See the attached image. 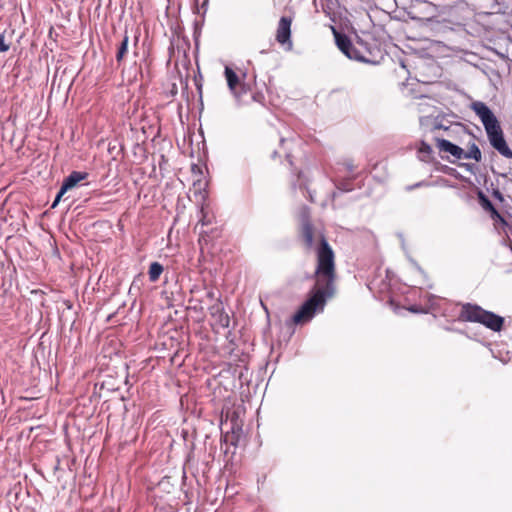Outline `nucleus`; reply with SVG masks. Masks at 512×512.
<instances>
[{"instance_id":"30","label":"nucleus","mask_w":512,"mask_h":512,"mask_svg":"<svg viewBox=\"0 0 512 512\" xmlns=\"http://www.w3.org/2000/svg\"><path fill=\"white\" fill-rule=\"evenodd\" d=\"M281 156V151L280 150H274L271 154V158L272 159H276L277 157H280Z\"/></svg>"},{"instance_id":"21","label":"nucleus","mask_w":512,"mask_h":512,"mask_svg":"<svg viewBox=\"0 0 512 512\" xmlns=\"http://www.w3.org/2000/svg\"><path fill=\"white\" fill-rule=\"evenodd\" d=\"M298 187L300 190L307 189V179L302 171L297 174V180L293 183V188Z\"/></svg>"},{"instance_id":"29","label":"nucleus","mask_w":512,"mask_h":512,"mask_svg":"<svg viewBox=\"0 0 512 512\" xmlns=\"http://www.w3.org/2000/svg\"><path fill=\"white\" fill-rule=\"evenodd\" d=\"M411 262H412L413 266L415 267V269H416L419 273H421V274H423V275H424V271H423V269H422V268H421V267H420V266H419L415 261L411 260Z\"/></svg>"},{"instance_id":"15","label":"nucleus","mask_w":512,"mask_h":512,"mask_svg":"<svg viewBox=\"0 0 512 512\" xmlns=\"http://www.w3.org/2000/svg\"><path fill=\"white\" fill-rule=\"evenodd\" d=\"M478 199L479 203L482 206V208L486 211H489L491 213H495L498 215L497 210L495 209L493 203L490 201V199L482 192H478Z\"/></svg>"},{"instance_id":"5","label":"nucleus","mask_w":512,"mask_h":512,"mask_svg":"<svg viewBox=\"0 0 512 512\" xmlns=\"http://www.w3.org/2000/svg\"><path fill=\"white\" fill-rule=\"evenodd\" d=\"M291 24L292 19L290 17L282 16L277 27L276 40L286 51H291L293 48L291 40Z\"/></svg>"},{"instance_id":"9","label":"nucleus","mask_w":512,"mask_h":512,"mask_svg":"<svg viewBox=\"0 0 512 512\" xmlns=\"http://www.w3.org/2000/svg\"><path fill=\"white\" fill-rule=\"evenodd\" d=\"M437 147L440 151L451 154L456 159H462L463 149L446 139H437Z\"/></svg>"},{"instance_id":"33","label":"nucleus","mask_w":512,"mask_h":512,"mask_svg":"<svg viewBox=\"0 0 512 512\" xmlns=\"http://www.w3.org/2000/svg\"><path fill=\"white\" fill-rule=\"evenodd\" d=\"M425 119H426V117H420V118H419V121H420V124H421V125H423V122H424V120H425Z\"/></svg>"},{"instance_id":"18","label":"nucleus","mask_w":512,"mask_h":512,"mask_svg":"<svg viewBox=\"0 0 512 512\" xmlns=\"http://www.w3.org/2000/svg\"><path fill=\"white\" fill-rule=\"evenodd\" d=\"M353 190V187L350 182L342 181L336 184V191L332 193V198L335 199L338 194L343 192H350Z\"/></svg>"},{"instance_id":"10","label":"nucleus","mask_w":512,"mask_h":512,"mask_svg":"<svg viewBox=\"0 0 512 512\" xmlns=\"http://www.w3.org/2000/svg\"><path fill=\"white\" fill-rule=\"evenodd\" d=\"M88 177V173L73 171L62 182L63 191H69L74 188L80 181L85 180Z\"/></svg>"},{"instance_id":"19","label":"nucleus","mask_w":512,"mask_h":512,"mask_svg":"<svg viewBox=\"0 0 512 512\" xmlns=\"http://www.w3.org/2000/svg\"><path fill=\"white\" fill-rule=\"evenodd\" d=\"M425 299L429 305V307L426 308L427 310H429V312L439 310V302L441 299L438 296L433 295V294H427L425 296Z\"/></svg>"},{"instance_id":"23","label":"nucleus","mask_w":512,"mask_h":512,"mask_svg":"<svg viewBox=\"0 0 512 512\" xmlns=\"http://www.w3.org/2000/svg\"><path fill=\"white\" fill-rule=\"evenodd\" d=\"M66 192H67V191H63V187L61 186V187H60V189H59V191H58V193L56 194V197H55V199H54V201H53V203H52V205H51V208H55V207L59 204V202H60L61 198L63 197V195H64Z\"/></svg>"},{"instance_id":"12","label":"nucleus","mask_w":512,"mask_h":512,"mask_svg":"<svg viewBox=\"0 0 512 512\" xmlns=\"http://www.w3.org/2000/svg\"><path fill=\"white\" fill-rule=\"evenodd\" d=\"M462 159H473L476 162H480L482 160V153L478 145L474 142L471 143L467 151L463 150Z\"/></svg>"},{"instance_id":"4","label":"nucleus","mask_w":512,"mask_h":512,"mask_svg":"<svg viewBox=\"0 0 512 512\" xmlns=\"http://www.w3.org/2000/svg\"><path fill=\"white\" fill-rule=\"evenodd\" d=\"M490 145L503 157L512 159V149L507 144L501 125L486 132Z\"/></svg>"},{"instance_id":"26","label":"nucleus","mask_w":512,"mask_h":512,"mask_svg":"<svg viewBox=\"0 0 512 512\" xmlns=\"http://www.w3.org/2000/svg\"><path fill=\"white\" fill-rule=\"evenodd\" d=\"M408 310L412 313H423V314H427L429 313V310L425 309V308H421L417 305H411Z\"/></svg>"},{"instance_id":"31","label":"nucleus","mask_w":512,"mask_h":512,"mask_svg":"<svg viewBox=\"0 0 512 512\" xmlns=\"http://www.w3.org/2000/svg\"><path fill=\"white\" fill-rule=\"evenodd\" d=\"M447 173H448L449 175H451V176L456 177V178L458 177V173H457L456 169H454V168H449V170L447 171Z\"/></svg>"},{"instance_id":"34","label":"nucleus","mask_w":512,"mask_h":512,"mask_svg":"<svg viewBox=\"0 0 512 512\" xmlns=\"http://www.w3.org/2000/svg\"><path fill=\"white\" fill-rule=\"evenodd\" d=\"M503 363H506L508 360L507 359H504V358H501L500 359Z\"/></svg>"},{"instance_id":"6","label":"nucleus","mask_w":512,"mask_h":512,"mask_svg":"<svg viewBox=\"0 0 512 512\" xmlns=\"http://www.w3.org/2000/svg\"><path fill=\"white\" fill-rule=\"evenodd\" d=\"M224 75L230 92L239 100L246 93V85L240 82L236 72L229 66H225Z\"/></svg>"},{"instance_id":"28","label":"nucleus","mask_w":512,"mask_h":512,"mask_svg":"<svg viewBox=\"0 0 512 512\" xmlns=\"http://www.w3.org/2000/svg\"><path fill=\"white\" fill-rule=\"evenodd\" d=\"M201 213H202V218L200 219V222L202 223V225H207L209 223V220L204 215L203 209L201 210Z\"/></svg>"},{"instance_id":"13","label":"nucleus","mask_w":512,"mask_h":512,"mask_svg":"<svg viewBox=\"0 0 512 512\" xmlns=\"http://www.w3.org/2000/svg\"><path fill=\"white\" fill-rule=\"evenodd\" d=\"M129 36L127 33L124 34L116 52V61L120 63L128 52Z\"/></svg>"},{"instance_id":"11","label":"nucleus","mask_w":512,"mask_h":512,"mask_svg":"<svg viewBox=\"0 0 512 512\" xmlns=\"http://www.w3.org/2000/svg\"><path fill=\"white\" fill-rule=\"evenodd\" d=\"M333 33L335 36V42L339 50L346 56L349 55V51L354 46L351 39L344 33L337 32L333 29Z\"/></svg>"},{"instance_id":"24","label":"nucleus","mask_w":512,"mask_h":512,"mask_svg":"<svg viewBox=\"0 0 512 512\" xmlns=\"http://www.w3.org/2000/svg\"><path fill=\"white\" fill-rule=\"evenodd\" d=\"M10 46L5 42V35L0 33V52H7Z\"/></svg>"},{"instance_id":"3","label":"nucleus","mask_w":512,"mask_h":512,"mask_svg":"<svg viewBox=\"0 0 512 512\" xmlns=\"http://www.w3.org/2000/svg\"><path fill=\"white\" fill-rule=\"evenodd\" d=\"M470 108L480 119L485 132L500 125L497 117L486 103L482 101H474L471 103Z\"/></svg>"},{"instance_id":"2","label":"nucleus","mask_w":512,"mask_h":512,"mask_svg":"<svg viewBox=\"0 0 512 512\" xmlns=\"http://www.w3.org/2000/svg\"><path fill=\"white\" fill-rule=\"evenodd\" d=\"M458 321L480 323L494 332H500L504 325V318L502 316L472 303L461 304Z\"/></svg>"},{"instance_id":"25","label":"nucleus","mask_w":512,"mask_h":512,"mask_svg":"<svg viewBox=\"0 0 512 512\" xmlns=\"http://www.w3.org/2000/svg\"><path fill=\"white\" fill-rule=\"evenodd\" d=\"M434 107H429L428 104L424 101L418 103V110L420 112H428L429 116H432V113L429 112V109H433Z\"/></svg>"},{"instance_id":"8","label":"nucleus","mask_w":512,"mask_h":512,"mask_svg":"<svg viewBox=\"0 0 512 512\" xmlns=\"http://www.w3.org/2000/svg\"><path fill=\"white\" fill-rule=\"evenodd\" d=\"M301 142L299 137H281L280 138V150L284 153L285 158L289 164L293 165V148L298 146Z\"/></svg>"},{"instance_id":"1","label":"nucleus","mask_w":512,"mask_h":512,"mask_svg":"<svg viewBox=\"0 0 512 512\" xmlns=\"http://www.w3.org/2000/svg\"><path fill=\"white\" fill-rule=\"evenodd\" d=\"M300 217V236L306 249H315L317 266L315 270L316 284L291 318V322L296 325L311 321L316 312L324 310L327 300L335 293L336 277L334 252L324 235L317 231L311 223L308 207L302 208Z\"/></svg>"},{"instance_id":"27","label":"nucleus","mask_w":512,"mask_h":512,"mask_svg":"<svg viewBox=\"0 0 512 512\" xmlns=\"http://www.w3.org/2000/svg\"><path fill=\"white\" fill-rule=\"evenodd\" d=\"M343 165L345 166L346 170L349 172V173H352L355 169L354 167V164L352 162V160L350 159H347L343 162Z\"/></svg>"},{"instance_id":"7","label":"nucleus","mask_w":512,"mask_h":512,"mask_svg":"<svg viewBox=\"0 0 512 512\" xmlns=\"http://www.w3.org/2000/svg\"><path fill=\"white\" fill-rule=\"evenodd\" d=\"M210 315L216 324L221 328H228L230 325L229 315L224 311L221 302L215 303L209 308Z\"/></svg>"},{"instance_id":"17","label":"nucleus","mask_w":512,"mask_h":512,"mask_svg":"<svg viewBox=\"0 0 512 512\" xmlns=\"http://www.w3.org/2000/svg\"><path fill=\"white\" fill-rule=\"evenodd\" d=\"M348 53L349 55H346V57H348L349 59L364 63L369 62L365 55L355 45L351 48V50Z\"/></svg>"},{"instance_id":"14","label":"nucleus","mask_w":512,"mask_h":512,"mask_svg":"<svg viewBox=\"0 0 512 512\" xmlns=\"http://www.w3.org/2000/svg\"><path fill=\"white\" fill-rule=\"evenodd\" d=\"M163 272V266L159 262L150 264L148 275L151 282H156Z\"/></svg>"},{"instance_id":"20","label":"nucleus","mask_w":512,"mask_h":512,"mask_svg":"<svg viewBox=\"0 0 512 512\" xmlns=\"http://www.w3.org/2000/svg\"><path fill=\"white\" fill-rule=\"evenodd\" d=\"M195 13L200 14L203 18L208 10L209 0H195Z\"/></svg>"},{"instance_id":"16","label":"nucleus","mask_w":512,"mask_h":512,"mask_svg":"<svg viewBox=\"0 0 512 512\" xmlns=\"http://www.w3.org/2000/svg\"><path fill=\"white\" fill-rule=\"evenodd\" d=\"M432 152V147L425 141H421L420 147L418 149L419 158L422 161H428L431 157Z\"/></svg>"},{"instance_id":"22","label":"nucleus","mask_w":512,"mask_h":512,"mask_svg":"<svg viewBox=\"0 0 512 512\" xmlns=\"http://www.w3.org/2000/svg\"><path fill=\"white\" fill-rule=\"evenodd\" d=\"M459 167L465 169L467 172H469L472 175L476 174L477 166L474 163L463 162V163L459 164Z\"/></svg>"},{"instance_id":"32","label":"nucleus","mask_w":512,"mask_h":512,"mask_svg":"<svg viewBox=\"0 0 512 512\" xmlns=\"http://www.w3.org/2000/svg\"><path fill=\"white\" fill-rule=\"evenodd\" d=\"M493 195H494V197H496V198H498V199L502 200V194H501V192H500V191L495 190V191H494V193H493Z\"/></svg>"}]
</instances>
